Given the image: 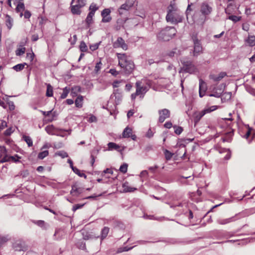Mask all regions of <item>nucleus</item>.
<instances>
[{"instance_id":"1","label":"nucleus","mask_w":255,"mask_h":255,"mask_svg":"<svg viewBox=\"0 0 255 255\" xmlns=\"http://www.w3.org/2000/svg\"><path fill=\"white\" fill-rule=\"evenodd\" d=\"M183 19V13L178 8L174 1H171L167 7L166 20L172 24L181 22Z\"/></svg>"},{"instance_id":"2","label":"nucleus","mask_w":255,"mask_h":255,"mask_svg":"<svg viewBox=\"0 0 255 255\" xmlns=\"http://www.w3.org/2000/svg\"><path fill=\"white\" fill-rule=\"evenodd\" d=\"M117 55L119 60V65L122 69L123 72L126 75L130 74L134 67L133 62L129 60L125 53H117Z\"/></svg>"},{"instance_id":"3","label":"nucleus","mask_w":255,"mask_h":255,"mask_svg":"<svg viewBox=\"0 0 255 255\" xmlns=\"http://www.w3.org/2000/svg\"><path fill=\"white\" fill-rule=\"evenodd\" d=\"M176 30L174 27L168 26L162 29L157 35L160 40L168 41L175 35Z\"/></svg>"},{"instance_id":"4","label":"nucleus","mask_w":255,"mask_h":255,"mask_svg":"<svg viewBox=\"0 0 255 255\" xmlns=\"http://www.w3.org/2000/svg\"><path fill=\"white\" fill-rule=\"evenodd\" d=\"M142 80L137 81L135 83L136 91L135 93L131 95V99L132 100H134L136 96L142 99L145 93L148 91L149 88L146 86L142 85Z\"/></svg>"},{"instance_id":"5","label":"nucleus","mask_w":255,"mask_h":255,"mask_svg":"<svg viewBox=\"0 0 255 255\" xmlns=\"http://www.w3.org/2000/svg\"><path fill=\"white\" fill-rule=\"evenodd\" d=\"M218 109L217 106H206L203 110L198 112L195 116V120L198 122L206 114L213 112Z\"/></svg>"},{"instance_id":"6","label":"nucleus","mask_w":255,"mask_h":255,"mask_svg":"<svg viewBox=\"0 0 255 255\" xmlns=\"http://www.w3.org/2000/svg\"><path fill=\"white\" fill-rule=\"evenodd\" d=\"M86 4V0H77V3L73 5L71 3V12L74 14H80L81 12L80 9Z\"/></svg>"},{"instance_id":"7","label":"nucleus","mask_w":255,"mask_h":255,"mask_svg":"<svg viewBox=\"0 0 255 255\" xmlns=\"http://www.w3.org/2000/svg\"><path fill=\"white\" fill-rule=\"evenodd\" d=\"M181 62L183 65L184 70L188 73H192L195 71L196 68L191 61L183 60Z\"/></svg>"},{"instance_id":"8","label":"nucleus","mask_w":255,"mask_h":255,"mask_svg":"<svg viewBox=\"0 0 255 255\" xmlns=\"http://www.w3.org/2000/svg\"><path fill=\"white\" fill-rule=\"evenodd\" d=\"M159 119L158 122L162 123L166 119L169 118L170 112L169 110L166 109L160 110L158 111Z\"/></svg>"},{"instance_id":"9","label":"nucleus","mask_w":255,"mask_h":255,"mask_svg":"<svg viewBox=\"0 0 255 255\" xmlns=\"http://www.w3.org/2000/svg\"><path fill=\"white\" fill-rule=\"evenodd\" d=\"M113 46L115 48H122L124 50H127L128 48V45L122 37H118L114 43Z\"/></svg>"},{"instance_id":"10","label":"nucleus","mask_w":255,"mask_h":255,"mask_svg":"<svg viewBox=\"0 0 255 255\" xmlns=\"http://www.w3.org/2000/svg\"><path fill=\"white\" fill-rule=\"evenodd\" d=\"M110 13L111 10L109 8H105L102 11V22H109L111 20L112 17L110 16Z\"/></svg>"},{"instance_id":"11","label":"nucleus","mask_w":255,"mask_h":255,"mask_svg":"<svg viewBox=\"0 0 255 255\" xmlns=\"http://www.w3.org/2000/svg\"><path fill=\"white\" fill-rule=\"evenodd\" d=\"M194 55L197 56L202 51V47L200 43V41L196 38H194Z\"/></svg>"},{"instance_id":"12","label":"nucleus","mask_w":255,"mask_h":255,"mask_svg":"<svg viewBox=\"0 0 255 255\" xmlns=\"http://www.w3.org/2000/svg\"><path fill=\"white\" fill-rule=\"evenodd\" d=\"M212 10V7L206 2H203L201 5L200 11L204 15H209Z\"/></svg>"},{"instance_id":"13","label":"nucleus","mask_w":255,"mask_h":255,"mask_svg":"<svg viewBox=\"0 0 255 255\" xmlns=\"http://www.w3.org/2000/svg\"><path fill=\"white\" fill-rule=\"evenodd\" d=\"M0 151L1 153L4 154V157L0 160V163H4L9 162L10 161V156L7 154V150L5 147L3 146H0Z\"/></svg>"},{"instance_id":"14","label":"nucleus","mask_w":255,"mask_h":255,"mask_svg":"<svg viewBox=\"0 0 255 255\" xmlns=\"http://www.w3.org/2000/svg\"><path fill=\"white\" fill-rule=\"evenodd\" d=\"M237 215H236L235 216L232 217L231 218H229L227 219H219L217 221L218 223H219L220 225H225L229 224L230 223L234 222L238 220L237 218Z\"/></svg>"},{"instance_id":"15","label":"nucleus","mask_w":255,"mask_h":255,"mask_svg":"<svg viewBox=\"0 0 255 255\" xmlns=\"http://www.w3.org/2000/svg\"><path fill=\"white\" fill-rule=\"evenodd\" d=\"M227 75L226 73L222 72L218 75L211 74L210 75V78L215 82H218L221 80Z\"/></svg>"},{"instance_id":"16","label":"nucleus","mask_w":255,"mask_h":255,"mask_svg":"<svg viewBox=\"0 0 255 255\" xmlns=\"http://www.w3.org/2000/svg\"><path fill=\"white\" fill-rule=\"evenodd\" d=\"M82 193V189L77 187L76 185H72L70 194L73 196L78 197Z\"/></svg>"},{"instance_id":"17","label":"nucleus","mask_w":255,"mask_h":255,"mask_svg":"<svg viewBox=\"0 0 255 255\" xmlns=\"http://www.w3.org/2000/svg\"><path fill=\"white\" fill-rule=\"evenodd\" d=\"M115 97L116 102L119 103L122 99V94L121 91L119 89L114 90L113 95Z\"/></svg>"},{"instance_id":"18","label":"nucleus","mask_w":255,"mask_h":255,"mask_svg":"<svg viewBox=\"0 0 255 255\" xmlns=\"http://www.w3.org/2000/svg\"><path fill=\"white\" fill-rule=\"evenodd\" d=\"M122 187L125 192H132L137 190L136 188L130 187L127 182L123 183Z\"/></svg>"},{"instance_id":"19","label":"nucleus","mask_w":255,"mask_h":255,"mask_svg":"<svg viewBox=\"0 0 255 255\" xmlns=\"http://www.w3.org/2000/svg\"><path fill=\"white\" fill-rule=\"evenodd\" d=\"M25 9V6L23 2H19L15 8L16 12L20 13V17H21L23 16V11Z\"/></svg>"},{"instance_id":"20","label":"nucleus","mask_w":255,"mask_h":255,"mask_svg":"<svg viewBox=\"0 0 255 255\" xmlns=\"http://www.w3.org/2000/svg\"><path fill=\"white\" fill-rule=\"evenodd\" d=\"M131 7L128 5L127 3L123 4L118 9L119 13L120 15H122L124 13V11H128Z\"/></svg>"},{"instance_id":"21","label":"nucleus","mask_w":255,"mask_h":255,"mask_svg":"<svg viewBox=\"0 0 255 255\" xmlns=\"http://www.w3.org/2000/svg\"><path fill=\"white\" fill-rule=\"evenodd\" d=\"M13 20L8 14L5 16V24L8 29H10L13 25Z\"/></svg>"},{"instance_id":"22","label":"nucleus","mask_w":255,"mask_h":255,"mask_svg":"<svg viewBox=\"0 0 255 255\" xmlns=\"http://www.w3.org/2000/svg\"><path fill=\"white\" fill-rule=\"evenodd\" d=\"M13 248L15 251H23L24 247L20 242H16L13 245Z\"/></svg>"},{"instance_id":"23","label":"nucleus","mask_w":255,"mask_h":255,"mask_svg":"<svg viewBox=\"0 0 255 255\" xmlns=\"http://www.w3.org/2000/svg\"><path fill=\"white\" fill-rule=\"evenodd\" d=\"M83 97L82 96H79L75 101V106L76 107L81 108L83 106Z\"/></svg>"},{"instance_id":"24","label":"nucleus","mask_w":255,"mask_h":255,"mask_svg":"<svg viewBox=\"0 0 255 255\" xmlns=\"http://www.w3.org/2000/svg\"><path fill=\"white\" fill-rule=\"evenodd\" d=\"M132 134V129L127 127L126 128L123 132V137L124 138L129 137L130 135Z\"/></svg>"},{"instance_id":"25","label":"nucleus","mask_w":255,"mask_h":255,"mask_svg":"<svg viewBox=\"0 0 255 255\" xmlns=\"http://www.w3.org/2000/svg\"><path fill=\"white\" fill-rule=\"evenodd\" d=\"M27 65V64L26 63H20V64H17V65L14 66L12 67V68L15 71L18 72V71H20L22 70H23L24 68V66Z\"/></svg>"},{"instance_id":"26","label":"nucleus","mask_w":255,"mask_h":255,"mask_svg":"<svg viewBox=\"0 0 255 255\" xmlns=\"http://www.w3.org/2000/svg\"><path fill=\"white\" fill-rule=\"evenodd\" d=\"M109 232V228L107 227H105L101 231V240H104L108 235Z\"/></svg>"},{"instance_id":"27","label":"nucleus","mask_w":255,"mask_h":255,"mask_svg":"<svg viewBox=\"0 0 255 255\" xmlns=\"http://www.w3.org/2000/svg\"><path fill=\"white\" fill-rule=\"evenodd\" d=\"M247 43L251 46L255 45V36H249L248 38L246 40Z\"/></svg>"},{"instance_id":"28","label":"nucleus","mask_w":255,"mask_h":255,"mask_svg":"<svg viewBox=\"0 0 255 255\" xmlns=\"http://www.w3.org/2000/svg\"><path fill=\"white\" fill-rule=\"evenodd\" d=\"M23 140L26 142L29 147L32 146L33 145V141L31 137L29 136L23 135L22 137Z\"/></svg>"},{"instance_id":"29","label":"nucleus","mask_w":255,"mask_h":255,"mask_svg":"<svg viewBox=\"0 0 255 255\" xmlns=\"http://www.w3.org/2000/svg\"><path fill=\"white\" fill-rule=\"evenodd\" d=\"M25 51V48L22 46H19L15 51V54L17 56L23 55Z\"/></svg>"},{"instance_id":"30","label":"nucleus","mask_w":255,"mask_h":255,"mask_svg":"<svg viewBox=\"0 0 255 255\" xmlns=\"http://www.w3.org/2000/svg\"><path fill=\"white\" fill-rule=\"evenodd\" d=\"M46 96L47 97L53 96V87L49 84L47 85Z\"/></svg>"},{"instance_id":"31","label":"nucleus","mask_w":255,"mask_h":255,"mask_svg":"<svg viewBox=\"0 0 255 255\" xmlns=\"http://www.w3.org/2000/svg\"><path fill=\"white\" fill-rule=\"evenodd\" d=\"M206 90V85L205 82H204L203 80H200L199 81V91H203L204 93L205 92Z\"/></svg>"},{"instance_id":"32","label":"nucleus","mask_w":255,"mask_h":255,"mask_svg":"<svg viewBox=\"0 0 255 255\" xmlns=\"http://www.w3.org/2000/svg\"><path fill=\"white\" fill-rule=\"evenodd\" d=\"M69 91H70V89L68 88V87H65L63 89V92L62 93V94L60 96V98L61 99H65L67 97L69 92Z\"/></svg>"},{"instance_id":"33","label":"nucleus","mask_w":255,"mask_h":255,"mask_svg":"<svg viewBox=\"0 0 255 255\" xmlns=\"http://www.w3.org/2000/svg\"><path fill=\"white\" fill-rule=\"evenodd\" d=\"M72 170L74 171V173H75L76 174L78 175L80 177H83L85 178H86L87 176L86 175V174L84 173H81L80 170L79 169H78L77 168H76V167L73 168Z\"/></svg>"},{"instance_id":"34","label":"nucleus","mask_w":255,"mask_h":255,"mask_svg":"<svg viewBox=\"0 0 255 255\" xmlns=\"http://www.w3.org/2000/svg\"><path fill=\"white\" fill-rule=\"evenodd\" d=\"M48 151L46 150L39 153L38 155V158L43 159L48 155Z\"/></svg>"},{"instance_id":"35","label":"nucleus","mask_w":255,"mask_h":255,"mask_svg":"<svg viewBox=\"0 0 255 255\" xmlns=\"http://www.w3.org/2000/svg\"><path fill=\"white\" fill-rule=\"evenodd\" d=\"M108 148L110 150H113L114 149H118L120 146L114 142H109L108 144Z\"/></svg>"},{"instance_id":"36","label":"nucleus","mask_w":255,"mask_h":255,"mask_svg":"<svg viewBox=\"0 0 255 255\" xmlns=\"http://www.w3.org/2000/svg\"><path fill=\"white\" fill-rule=\"evenodd\" d=\"M71 129H69L68 130H61L59 135L64 137L66 135H69L71 134Z\"/></svg>"},{"instance_id":"37","label":"nucleus","mask_w":255,"mask_h":255,"mask_svg":"<svg viewBox=\"0 0 255 255\" xmlns=\"http://www.w3.org/2000/svg\"><path fill=\"white\" fill-rule=\"evenodd\" d=\"M80 50L84 52H86L88 50L87 46L86 43L84 41H82L80 45Z\"/></svg>"},{"instance_id":"38","label":"nucleus","mask_w":255,"mask_h":255,"mask_svg":"<svg viewBox=\"0 0 255 255\" xmlns=\"http://www.w3.org/2000/svg\"><path fill=\"white\" fill-rule=\"evenodd\" d=\"M10 161L13 162L17 163L20 162L19 159L21 158L17 154H15L13 156H10Z\"/></svg>"},{"instance_id":"39","label":"nucleus","mask_w":255,"mask_h":255,"mask_svg":"<svg viewBox=\"0 0 255 255\" xmlns=\"http://www.w3.org/2000/svg\"><path fill=\"white\" fill-rule=\"evenodd\" d=\"M173 128L174 129V132L178 135L181 134L183 131V128L181 127L174 126Z\"/></svg>"},{"instance_id":"40","label":"nucleus","mask_w":255,"mask_h":255,"mask_svg":"<svg viewBox=\"0 0 255 255\" xmlns=\"http://www.w3.org/2000/svg\"><path fill=\"white\" fill-rule=\"evenodd\" d=\"M241 16H237L236 15H230L228 17V19L232 20L235 22L240 21L241 20Z\"/></svg>"},{"instance_id":"41","label":"nucleus","mask_w":255,"mask_h":255,"mask_svg":"<svg viewBox=\"0 0 255 255\" xmlns=\"http://www.w3.org/2000/svg\"><path fill=\"white\" fill-rule=\"evenodd\" d=\"M53 130H54V127L52 125L48 126L45 128V130L49 134H53L54 133Z\"/></svg>"},{"instance_id":"42","label":"nucleus","mask_w":255,"mask_h":255,"mask_svg":"<svg viewBox=\"0 0 255 255\" xmlns=\"http://www.w3.org/2000/svg\"><path fill=\"white\" fill-rule=\"evenodd\" d=\"M128 170V164L126 163H124L122 164L120 168V170L121 172L125 173L127 172Z\"/></svg>"},{"instance_id":"43","label":"nucleus","mask_w":255,"mask_h":255,"mask_svg":"<svg viewBox=\"0 0 255 255\" xmlns=\"http://www.w3.org/2000/svg\"><path fill=\"white\" fill-rule=\"evenodd\" d=\"M56 154L63 158L68 156L67 153L64 151H59L56 153Z\"/></svg>"},{"instance_id":"44","label":"nucleus","mask_w":255,"mask_h":255,"mask_svg":"<svg viewBox=\"0 0 255 255\" xmlns=\"http://www.w3.org/2000/svg\"><path fill=\"white\" fill-rule=\"evenodd\" d=\"M132 248H133V247H130V248H128L127 247H125L124 248H120L118 249V250L117 251V253H122L123 252H127V251H128L132 249Z\"/></svg>"},{"instance_id":"45","label":"nucleus","mask_w":255,"mask_h":255,"mask_svg":"<svg viewBox=\"0 0 255 255\" xmlns=\"http://www.w3.org/2000/svg\"><path fill=\"white\" fill-rule=\"evenodd\" d=\"M232 97V93L231 92L225 93L222 96V100L226 99L227 100L230 99Z\"/></svg>"},{"instance_id":"46","label":"nucleus","mask_w":255,"mask_h":255,"mask_svg":"<svg viewBox=\"0 0 255 255\" xmlns=\"http://www.w3.org/2000/svg\"><path fill=\"white\" fill-rule=\"evenodd\" d=\"M165 158L167 160H169L171 158L173 154L168 150H165L164 151Z\"/></svg>"},{"instance_id":"47","label":"nucleus","mask_w":255,"mask_h":255,"mask_svg":"<svg viewBox=\"0 0 255 255\" xmlns=\"http://www.w3.org/2000/svg\"><path fill=\"white\" fill-rule=\"evenodd\" d=\"M77 246L80 249H86V244L83 242H80L77 244Z\"/></svg>"},{"instance_id":"48","label":"nucleus","mask_w":255,"mask_h":255,"mask_svg":"<svg viewBox=\"0 0 255 255\" xmlns=\"http://www.w3.org/2000/svg\"><path fill=\"white\" fill-rule=\"evenodd\" d=\"M102 65V64L101 61H99V62L97 63L95 67V71L96 73H98L100 70V69H101Z\"/></svg>"},{"instance_id":"49","label":"nucleus","mask_w":255,"mask_h":255,"mask_svg":"<svg viewBox=\"0 0 255 255\" xmlns=\"http://www.w3.org/2000/svg\"><path fill=\"white\" fill-rule=\"evenodd\" d=\"M9 110L13 111L15 109V105L12 101H8L7 102Z\"/></svg>"},{"instance_id":"50","label":"nucleus","mask_w":255,"mask_h":255,"mask_svg":"<svg viewBox=\"0 0 255 255\" xmlns=\"http://www.w3.org/2000/svg\"><path fill=\"white\" fill-rule=\"evenodd\" d=\"M84 205H85L84 204H76V205L73 206L72 210H73V211H75L76 210H78L79 209L82 208L84 206Z\"/></svg>"},{"instance_id":"51","label":"nucleus","mask_w":255,"mask_h":255,"mask_svg":"<svg viewBox=\"0 0 255 255\" xmlns=\"http://www.w3.org/2000/svg\"><path fill=\"white\" fill-rule=\"evenodd\" d=\"M13 132V130L12 128H7L4 132V134L6 136L10 135Z\"/></svg>"},{"instance_id":"52","label":"nucleus","mask_w":255,"mask_h":255,"mask_svg":"<svg viewBox=\"0 0 255 255\" xmlns=\"http://www.w3.org/2000/svg\"><path fill=\"white\" fill-rule=\"evenodd\" d=\"M99 46V43H96L90 46V49L92 51H95L97 50Z\"/></svg>"},{"instance_id":"53","label":"nucleus","mask_w":255,"mask_h":255,"mask_svg":"<svg viewBox=\"0 0 255 255\" xmlns=\"http://www.w3.org/2000/svg\"><path fill=\"white\" fill-rule=\"evenodd\" d=\"M34 54L32 53H27L26 58L27 59L29 60L30 61H32L34 58Z\"/></svg>"},{"instance_id":"54","label":"nucleus","mask_w":255,"mask_h":255,"mask_svg":"<svg viewBox=\"0 0 255 255\" xmlns=\"http://www.w3.org/2000/svg\"><path fill=\"white\" fill-rule=\"evenodd\" d=\"M136 0H126V3L128 4L130 7H132Z\"/></svg>"},{"instance_id":"55","label":"nucleus","mask_w":255,"mask_h":255,"mask_svg":"<svg viewBox=\"0 0 255 255\" xmlns=\"http://www.w3.org/2000/svg\"><path fill=\"white\" fill-rule=\"evenodd\" d=\"M98 7L94 3L91 4L90 6V10L94 12H95V11L98 9Z\"/></svg>"},{"instance_id":"56","label":"nucleus","mask_w":255,"mask_h":255,"mask_svg":"<svg viewBox=\"0 0 255 255\" xmlns=\"http://www.w3.org/2000/svg\"><path fill=\"white\" fill-rule=\"evenodd\" d=\"M242 28L244 30L248 31L250 29V25L248 23H244L242 24Z\"/></svg>"},{"instance_id":"57","label":"nucleus","mask_w":255,"mask_h":255,"mask_svg":"<svg viewBox=\"0 0 255 255\" xmlns=\"http://www.w3.org/2000/svg\"><path fill=\"white\" fill-rule=\"evenodd\" d=\"M8 240V239L7 237L0 236V244L1 245L4 243L6 242Z\"/></svg>"},{"instance_id":"58","label":"nucleus","mask_w":255,"mask_h":255,"mask_svg":"<svg viewBox=\"0 0 255 255\" xmlns=\"http://www.w3.org/2000/svg\"><path fill=\"white\" fill-rule=\"evenodd\" d=\"M109 73L115 76H117L119 73V72H118L115 69H111L109 70Z\"/></svg>"},{"instance_id":"59","label":"nucleus","mask_w":255,"mask_h":255,"mask_svg":"<svg viewBox=\"0 0 255 255\" xmlns=\"http://www.w3.org/2000/svg\"><path fill=\"white\" fill-rule=\"evenodd\" d=\"M88 121L90 123L96 122L97 121V118L95 116L91 115Z\"/></svg>"},{"instance_id":"60","label":"nucleus","mask_w":255,"mask_h":255,"mask_svg":"<svg viewBox=\"0 0 255 255\" xmlns=\"http://www.w3.org/2000/svg\"><path fill=\"white\" fill-rule=\"evenodd\" d=\"M7 127V123L5 121H2L0 125V131Z\"/></svg>"},{"instance_id":"61","label":"nucleus","mask_w":255,"mask_h":255,"mask_svg":"<svg viewBox=\"0 0 255 255\" xmlns=\"http://www.w3.org/2000/svg\"><path fill=\"white\" fill-rule=\"evenodd\" d=\"M122 82V80L118 81L116 80L113 83V86L114 88H118L119 86V84L121 83Z\"/></svg>"},{"instance_id":"62","label":"nucleus","mask_w":255,"mask_h":255,"mask_svg":"<svg viewBox=\"0 0 255 255\" xmlns=\"http://www.w3.org/2000/svg\"><path fill=\"white\" fill-rule=\"evenodd\" d=\"M92 20H93L92 17L87 15L86 19V23H87V24H88L89 25L90 24H91L92 23Z\"/></svg>"},{"instance_id":"63","label":"nucleus","mask_w":255,"mask_h":255,"mask_svg":"<svg viewBox=\"0 0 255 255\" xmlns=\"http://www.w3.org/2000/svg\"><path fill=\"white\" fill-rule=\"evenodd\" d=\"M23 15H24V18H29L31 16V13L28 10H25Z\"/></svg>"},{"instance_id":"64","label":"nucleus","mask_w":255,"mask_h":255,"mask_svg":"<svg viewBox=\"0 0 255 255\" xmlns=\"http://www.w3.org/2000/svg\"><path fill=\"white\" fill-rule=\"evenodd\" d=\"M148 175V172L147 170H143L140 173V176L141 177H146Z\"/></svg>"}]
</instances>
